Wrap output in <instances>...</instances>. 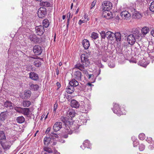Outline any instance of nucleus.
Here are the masks:
<instances>
[{"label": "nucleus", "instance_id": "nucleus-1", "mask_svg": "<svg viewBox=\"0 0 154 154\" xmlns=\"http://www.w3.org/2000/svg\"><path fill=\"white\" fill-rule=\"evenodd\" d=\"M82 64H78L76 66V67L79 69L82 72L86 75L88 79L93 78L94 75L93 74H89L86 68L88 67L90 64L89 59L88 58V56L87 54H82L80 57Z\"/></svg>", "mask_w": 154, "mask_h": 154}, {"label": "nucleus", "instance_id": "nucleus-2", "mask_svg": "<svg viewBox=\"0 0 154 154\" xmlns=\"http://www.w3.org/2000/svg\"><path fill=\"white\" fill-rule=\"evenodd\" d=\"M78 64H82V63H78L75 65L74 68L72 69V75L76 79L80 81L82 79V73L80 71L78 70H79V69L76 67V66Z\"/></svg>", "mask_w": 154, "mask_h": 154}, {"label": "nucleus", "instance_id": "nucleus-3", "mask_svg": "<svg viewBox=\"0 0 154 154\" xmlns=\"http://www.w3.org/2000/svg\"><path fill=\"white\" fill-rule=\"evenodd\" d=\"M102 7L105 11H108L111 9L112 5L110 1H105L102 3Z\"/></svg>", "mask_w": 154, "mask_h": 154}, {"label": "nucleus", "instance_id": "nucleus-4", "mask_svg": "<svg viewBox=\"0 0 154 154\" xmlns=\"http://www.w3.org/2000/svg\"><path fill=\"white\" fill-rule=\"evenodd\" d=\"M46 9L45 7H40L38 11V15L39 17L43 18L47 14Z\"/></svg>", "mask_w": 154, "mask_h": 154}, {"label": "nucleus", "instance_id": "nucleus-5", "mask_svg": "<svg viewBox=\"0 0 154 154\" xmlns=\"http://www.w3.org/2000/svg\"><path fill=\"white\" fill-rule=\"evenodd\" d=\"M35 29L36 34L38 35H42L45 31L44 27L41 25L36 26Z\"/></svg>", "mask_w": 154, "mask_h": 154}, {"label": "nucleus", "instance_id": "nucleus-6", "mask_svg": "<svg viewBox=\"0 0 154 154\" xmlns=\"http://www.w3.org/2000/svg\"><path fill=\"white\" fill-rule=\"evenodd\" d=\"M120 15L122 19L126 20H128L131 17V14L127 11H124L121 12Z\"/></svg>", "mask_w": 154, "mask_h": 154}, {"label": "nucleus", "instance_id": "nucleus-7", "mask_svg": "<svg viewBox=\"0 0 154 154\" xmlns=\"http://www.w3.org/2000/svg\"><path fill=\"white\" fill-rule=\"evenodd\" d=\"M9 116V112L7 111L1 112L0 114V121L3 122L5 120L8 118Z\"/></svg>", "mask_w": 154, "mask_h": 154}, {"label": "nucleus", "instance_id": "nucleus-8", "mask_svg": "<svg viewBox=\"0 0 154 154\" xmlns=\"http://www.w3.org/2000/svg\"><path fill=\"white\" fill-rule=\"evenodd\" d=\"M113 111L115 113L117 114L118 116L121 115L122 114V112L120 110L119 105L118 103H114Z\"/></svg>", "mask_w": 154, "mask_h": 154}, {"label": "nucleus", "instance_id": "nucleus-9", "mask_svg": "<svg viewBox=\"0 0 154 154\" xmlns=\"http://www.w3.org/2000/svg\"><path fill=\"white\" fill-rule=\"evenodd\" d=\"M42 49L41 47L38 45H35L33 48V51L35 54L39 55L42 53Z\"/></svg>", "mask_w": 154, "mask_h": 154}, {"label": "nucleus", "instance_id": "nucleus-10", "mask_svg": "<svg viewBox=\"0 0 154 154\" xmlns=\"http://www.w3.org/2000/svg\"><path fill=\"white\" fill-rule=\"evenodd\" d=\"M90 105L88 104H85L83 106H81L80 111L83 113H87L90 109Z\"/></svg>", "mask_w": 154, "mask_h": 154}, {"label": "nucleus", "instance_id": "nucleus-11", "mask_svg": "<svg viewBox=\"0 0 154 154\" xmlns=\"http://www.w3.org/2000/svg\"><path fill=\"white\" fill-rule=\"evenodd\" d=\"M62 127V123L60 122H56L54 124L53 128L55 132L59 131Z\"/></svg>", "mask_w": 154, "mask_h": 154}, {"label": "nucleus", "instance_id": "nucleus-12", "mask_svg": "<svg viewBox=\"0 0 154 154\" xmlns=\"http://www.w3.org/2000/svg\"><path fill=\"white\" fill-rule=\"evenodd\" d=\"M136 39H137V38L134 36L133 35L130 34L128 36L127 41L129 44L133 45L135 43Z\"/></svg>", "mask_w": 154, "mask_h": 154}, {"label": "nucleus", "instance_id": "nucleus-13", "mask_svg": "<svg viewBox=\"0 0 154 154\" xmlns=\"http://www.w3.org/2000/svg\"><path fill=\"white\" fill-rule=\"evenodd\" d=\"M131 11L132 13V17L133 18L139 19L141 17L142 15L141 14L136 11L134 8H133Z\"/></svg>", "mask_w": 154, "mask_h": 154}, {"label": "nucleus", "instance_id": "nucleus-14", "mask_svg": "<svg viewBox=\"0 0 154 154\" xmlns=\"http://www.w3.org/2000/svg\"><path fill=\"white\" fill-rule=\"evenodd\" d=\"M29 39L31 41L35 43L39 42V38H38L35 34L30 35L29 36Z\"/></svg>", "mask_w": 154, "mask_h": 154}, {"label": "nucleus", "instance_id": "nucleus-15", "mask_svg": "<svg viewBox=\"0 0 154 154\" xmlns=\"http://www.w3.org/2000/svg\"><path fill=\"white\" fill-rule=\"evenodd\" d=\"M75 114V112L72 109H69L66 113V116L72 119V117H74Z\"/></svg>", "mask_w": 154, "mask_h": 154}, {"label": "nucleus", "instance_id": "nucleus-16", "mask_svg": "<svg viewBox=\"0 0 154 154\" xmlns=\"http://www.w3.org/2000/svg\"><path fill=\"white\" fill-rule=\"evenodd\" d=\"M139 31L137 28H134L132 31L131 35H133L137 39H138L139 37Z\"/></svg>", "mask_w": 154, "mask_h": 154}, {"label": "nucleus", "instance_id": "nucleus-17", "mask_svg": "<svg viewBox=\"0 0 154 154\" xmlns=\"http://www.w3.org/2000/svg\"><path fill=\"white\" fill-rule=\"evenodd\" d=\"M106 38L108 40H112L115 38L114 33L113 32L108 31L106 32Z\"/></svg>", "mask_w": 154, "mask_h": 154}, {"label": "nucleus", "instance_id": "nucleus-18", "mask_svg": "<svg viewBox=\"0 0 154 154\" xmlns=\"http://www.w3.org/2000/svg\"><path fill=\"white\" fill-rule=\"evenodd\" d=\"M29 78L32 79L34 81H37L39 78L38 75L34 72H31L29 74Z\"/></svg>", "mask_w": 154, "mask_h": 154}, {"label": "nucleus", "instance_id": "nucleus-19", "mask_svg": "<svg viewBox=\"0 0 154 154\" xmlns=\"http://www.w3.org/2000/svg\"><path fill=\"white\" fill-rule=\"evenodd\" d=\"M103 17L106 18L107 19H110L112 17V14L110 12L108 11H104L102 13Z\"/></svg>", "mask_w": 154, "mask_h": 154}, {"label": "nucleus", "instance_id": "nucleus-20", "mask_svg": "<svg viewBox=\"0 0 154 154\" xmlns=\"http://www.w3.org/2000/svg\"><path fill=\"white\" fill-rule=\"evenodd\" d=\"M71 106L72 107L78 108L79 107L80 104L76 100H73L71 101Z\"/></svg>", "mask_w": 154, "mask_h": 154}, {"label": "nucleus", "instance_id": "nucleus-21", "mask_svg": "<svg viewBox=\"0 0 154 154\" xmlns=\"http://www.w3.org/2000/svg\"><path fill=\"white\" fill-rule=\"evenodd\" d=\"M82 45L85 49H88L90 46L89 41L86 39H84L82 41Z\"/></svg>", "mask_w": 154, "mask_h": 154}, {"label": "nucleus", "instance_id": "nucleus-22", "mask_svg": "<svg viewBox=\"0 0 154 154\" xmlns=\"http://www.w3.org/2000/svg\"><path fill=\"white\" fill-rule=\"evenodd\" d=\"M29 88L32 91H37L39 88V86L37 84H34L32 83L29 84Z\"/></svg>", "mask_w": 154, "mask_h": 154}, {"label": "nucleus", "instance_id": "nucleus-23", "mask_svg": "<svg viewBox=\"0 0 154 154\" xmlns=\"http://www.w3.org/2000/svg\"><path fill=\"white\" fill-rule=\"evenodd\" d=\"M75 78L71 80L69 83L70 85L73 87H76L79 85V83Z\"/></svg>", "mask_w": 154, "mask_h": 154}, {"label": "nucleus", "instance_id": "nucleus-24", "mask_svg": "<svg viewBox=\"0 0 154 154\" xmlns=\"http://www.w3.org/2000/svg\"><path fill=\"white\" fill-rule=\"evenodd\" d=\"M51 138L49 137H46L44 138V145L45 146H47L50 143L51 140Z\"/></svg>", "mask_w": 154, "mask_h": 154}, {"label": "nucleus", "instance_id": "nucleus-25", "mask_svg": "<svg viewBox=\"0 0 154 154\" xmlns=\"http://www.w3.org/2000/svg\"><path fill=\"white\" fill-rule=\"evenodd\" d=\"M74 87L69 85L66 88V91L68 93L72 94L74 91Z\"/></svg>", "mask_w": 154, "mask_h": 154}, {"label": "nucleus", "instance_id": "nucleus-26", "mask_svg": "<svg viewBox=\"0 0 154 154\" xmlns=\"http://www.w3.org/2000/svg\"><path fill=\"white\" fill-rule=\"evenodd\" d=\"M115 38L116 41L118 42H120L121 40V36L120 32H118L114 33Z\"/></svg>", "mask_w": 154, "mask_h": 154}, {"label": "nucleus", "instance_id": "nucleus-27", "mask_svg": "<svg viewBox=\"0 0 154 154\" xmlns=\"http://www.w3.org/2000/svg\"><path fill=\"white\" fill-rule=\"evenodd\" d=\"M50 2L47 1H41L40 4L41 6L47 7H50Z\"/></svg>", "mask_w": 154, "mask_h": 154}, {"label": "nucleus", "instance_id": "nucleus-28", "mask_svg": "<svg viewBox=\"0 0 154 154\" xmlns=\"http://www.w3.org/2000/svg\"><path fill=\"white\" fill-rule=\"evenodd\" d=\"M149 31V28L147 27H143L141 29V32L142 34L143 35H145L147 34Z\"/></svg>", "mask_w": 154, "mask_h": 154}, {"label": "nucleus", "instance_id": "nucleus-29", "mask_svg": "<svg viewBox=\"0 0 154 154\" xmlns=\"http://www.w3.org/2000/svg\"><path fill=\"white\" fill-rule=\"evenodd\" d=\"M16 121L18 123H22L25 121V118L23 116H20L17 118Z\"/></svg>", "mask_w": 154, "mask_h": 154}, {"label": "nucleus", "instance_id": "nucleus-30", "mask_svg": "<svg viewBox=\"0 0 154 154\" xmlns=\"http://www.w3.org/2000/svg\"><path fill=\"white\" fill-rule=\"evenodd\" d=\"M42 24L44 27H48L49 25V23L48 20L46 19H44L42 22Z\"/></svg>", "mask_w": 154, "mask_h": 154}, {"label": "nucleus", "instance_id": "nucleus-31", "mask_svg": "<svg viewBox=\"0 0 154 154\" xmlns=\"http://www.w3.org/2000/svg\"><path fill=\"white\" fill-rule=\"evenodd\" d=\"M22 112L24 115L28 116L30 112L29 108H23L22 109Z\"/></svg>", "mask_w": 154, "mask_h": 154}, {"label": "nucleus", "instance_id": "nucleus-32", "mask_svg": "<svg viewBox=\"0 0 154 154\" xmlns=\"http://www.w3.org/2000/svg\"><path fill=\"white\" fill-rule=\"evenodd\" d=\"M49 136L51 137V139H55L56 138H58V134L54 132H51V133L49 134Z\"/></svg>", "mask_w": 154, "mask_h": 154}, {"label": "nucleus", "instance_id": "nucleus-33", "mask_svg": "<svg viewBox=\"0 0 154 154\" xmlns=\"http://www.w3.org/2000/svg\"><path fill=\"white\" fill-rule=\"evenodd\" d=\"M31 104V102L30 101L28 100L23 101V105L25 107H28Z\"/></svg>", "mask_w": 154, "mask_h": 154}, {"label": "nucleus", "instance_id": "nucleus-34", "mask_svg": "<svg viewBox=\"0 0 154 154\" xmlns=\"http://www.w3.org/2000/svg\"><path fill=\"white\" fill-rule=\"evenodd\" d=\"M60 120L62 121L65 124H67L69 123V122L67 120V119L64 117L62 116L60 118Z\"/></svg>", "mask_w": 154, "mask_h": 154}, {"label": "nucleus", "instance_id": "nucleus-35", "mask_svg": "<svg viewBox=\"0 0 154 154\" xmlns=\"http://www.w3.org/2000/svg\"><path fill=\"white\" fill-rule=\"evenodd\" d=\"M12 103L9 101H6L4 104V106L6 108L11 107L12 106Z\"/></svg>", "mask_w": 154, "mask_h": 154}, {"label": "nucleus", "instance_id": "nucleus-36", "mask_svg": "<svg viewBox=\"0 0 154 154\" xmlns=\"http://www.w3.org/2000/svg\"><path fill=\"white\" fill-rule=\"evenodd\" d=\"M31 91H28L26 92H25L24 94V99H26L30 97L31 96Z\"/></svg>", "mask_w": 154, "mask_h": 154}, {"label": "nucleus", "instance_id": "nucleus-37", "mask_svg": "<svg viewBox=\"0 0 154 154\" xmlns=\"http://www.w3.org/2000/svg\"><path fill=\"white\" fill-rule=\"evenodd\" d=\"M71 127H72V129L73 130V132H79V130L78 129L79 128V127L78 126H75L72 125Z\"/></svg>", "mask_w": 154, "mask_h": 154}, {"label": "nucleus", "instance_id": "nucleus-38", "mask_svg": "<svg viewBox=\"0 0 154 154\" xmlns=\"http://www.w3.org/2000/svg\"><path fill=\"white\" fill-rule=\"evenodd\" d=\"M0 137L1 140H5L6 139V137L4 131H0Z\"/></svg>", "mask_w": 154, "mask_h": 154}, {"label": "nucleus", "instance_id": "nucleus-39", "mask_svg": "<svg viewBox=\"0 0 154 154\" xmlns=\"http://www.w3.org/2000/svg\"><path fill=\"white\" fill-rule=\"evenodd\" d=\"M72 130V127H71V128L69 127V128H67L65 130V132L68 134H71L73 133Z\"/></svg>", "mask_w": 154, "mask_h": 154}, {"label": "nucleus", "instance_id": "nucleus-40", "mask_svg": "<svg viewBox=\"0 0 154 154\" xmlns=\"http://www.w3.org/2000/svg\"><path fill=\"white\" fill-rule=\"evenodd\" d=\"M91 38L94 39H96L98 38V34L96 33L93 32L91 34Z\"/></svg>", "mask_w": 154, "mask_h": 154}, {"label": "nucleus", "instance_id": "nucleus-41", "mask_svg": "<svg viewBox=\"0 0 154 154\" xmlns=\"http://www.w3.org/2000/svg\"><path fill=\"white\" fill-rule=\"evenodd\" d=\"M100 35L101 36V38L105 39L106 36V32L103 31H102L100 33Z\"/></svg>", "mask_w": 154, "mask_h": 154}, {"label": "nucleus", "instance_id": "nucleus-42", "mask_svg": "<svg viewBox=\"0 0 154 154\" xmlns=\"http://www.w3.org/2000/svg\"><path fill=\"white\" fill-rule=\"evenodd\" d=\"M150 10L153 12H154V1L151 4L149 7Z\"/></svg>", "mask_w": 154, "mask_h": 154}, {"label": "nucleus", "instance_id": "nucleus-43", "mask_svg": "<svg viewBox=\"0 0 154 154\" xmlns=\"http://www.w3.org/2000/svg\"><path fill=\"white\" fill-rule=\"evenodd\" d=\"M44 150L49 153L53 152V151L51 148H49L45 147L44 148Z\"/></svg>", "mask_w": 154, "mask_h": 154}, {"label": "nucleus", "instance_id": "nucleus-44", "mask_svg": "<svg viewBox=\"0 0 154 154\" xmlns=\"http://www.w3.org/2000/svg\"><path fill=\"white\" fill-rule=\"evenodd\" d=\"M23 108L20 107H14V109L15 110L17 111V112H22V109Z\"/></svg>", "mask_w": 154, "mask_h": 154}, {"label": "nucleus", "instance_id": "nucleus-45", "mask_svg": "<svg viewBox=\"0 0 154 154\" xmlns=\"http://www.w3.org/2000/svg\"><path fill=\"white\" fill-rule=\"evenodd\" d=\"M139 137L140 139L143 140L145 138V135L143 133L140 134L139 135Z\"/></svg>", "mask_w": 154, "mask_h": 154}, {"label": "nucleus", "instance_id": "nucleus-46", "mask_svg": "<svg viewBox=\"0 0 154 154\" xmlns=\"http://www.w3.org/2000/svg\"><path fill=\"white\" fill-rule=\"evenodd\" d=\"M34 65L37 67H39L40 66L41 64L40 63L38 60H36L34 62Z\"/></svg>", "mask_w": 154, "mask_h": 154}, {"label": "nucleus", "instance_id": "nucleus-47", "mask_svg": "<svg viewBox=\"0 0 154 154\" xmlns=\"http://www.w3.org/2000/svg\"><path fill=\"white\" fill-rule=\"evenodd\" d=\"M145 146L143 144H140L139 146V149L140 151H142L145 149Z\"/></svg>", "mask_w": 154, "mask_h": 154}, {"label": "nucleus", "instance_id": "nucleus-48", "mask_svg": "<svg viewBox=\"0 0 154 154\" xmlns=\"http://www.w3.org/2000/svg\"><path fill=\"white\" fill-rule=\"evenodd\" d=\"M46 38L45 36L43 35L41 38H39L40 42H38V43H41V42H45Z\"/></svg>", "mask_w": 154, "mask_h": 154}, {"label": "nucleus", "instance_id": "nucleus-49", "mask_svg": "<svg viewBox=\"0 0 154 154\" xmlns=\"http://www.w3.org/2000/svg\"><path fill=\"white\" fill-rule=\"evenodd\" d=\"M96 1H94L92 3L91 6V9H92L93 7L95 5L96 3Z\"/></svg>", "mask_w": 154, "mask_h": 154}, {"label": "nucleus", "instance_id": "nucleus-50", "mask_svg": "<svg viewBox=\"0 0 154 154\" xmlns=\"http://www.w3.org/2000/svg\"><path fill=\"white\" fill-rule=\"evenodd\" d=\"M93 86V85L91 84V83H88L86 85V87H90V88H91V87Z\"/></svg>", "mask_w": 154, "mask_h": 154}, {"label": "nucleus", "instance_id": "nucleus-51", "mask_svg": "<svg viewBox=\"0 0 154 154\" xmlns=\"http://www.w3.org/2000/svg\"><path fill=\"white\" fill-rule=\"evenodd\" d=\"M88 143L89 141L88 140H86L84 142L83 145L84 146H87V145L88 144Z\"/></svg>", "mask_w": 154, "mask_h": 154}, {"label": "nucleus", "instance_id": "nucleus-52", "mask_svg": "<svg viewBox=\"0 0 154 154\" xmlns=\"http://www.w3.org/2000/svg\"><path fill=\"white\" fill-rule=\"evenodd\" d=\"M138 144V143L136 141H134L133 142V146L134 147L136 146Z\"/></svg>", "mask_w": 154, "mask_h": 154}, {"label": "nucleus", "instance_id": "nucleus-53", "mask_svg": "<svg viewBox=\"0 0 154 154\" xmlns=\"http://www.w3.org/2000/svg\"><path fill=\"white\" fill-rule=\"evenodd\" d=\"M50 130H51L50 128V127L48 128L46 131L45 133L47 134H48Z\"/></svg>", "mask_w": 154, "mask_h": 154}, {"label": "nucleus", "instance_id": "nucleus-54", "mask_svg": "<svg viewBox=\"0 0 154 154\" xmlns=\"http://www.w3.org/2000/svg\"><path fill=\"white\" fill-rule=\"evenodd\" d=\"M149 143L152 144V146L154 147V140L153 141H150L149 142H148Z\"/></svg>", "mask_w": 154, "mask_h": 154}, {"label": "nucleus", "instance_id": "nucleus-55", "mask_svg": "<svg viewBox=\"0 0 154 154\" xmlns=\"http://www.w3.org/2000/svg\"><path fill=\"white\" fill-rule=\"evenodd\" d=\"M57 103H55L54 106V108H56L57 109Z\"/></svg>", "mask_w": 154, "mask_h": 154}, {"label": "nucleus", "instance_id": "nucleus-56", "mask_svg": "<svg viewBox=\"0 0 154 154\" xmlns=\"http://www.w3.org/2000/svg\"><path fill=\"white\" fill-rule=\"evenodd\" d=\"M67 17H68V19H69H69H70V13H68L67 14Z\"/></svg>", "mask_w": 154, "mask_h": 154}, {"label": "nucleus", "instance_id": "nucleus-57", "mask_svg": "<svg viewBox=\"0 0 154 154\" xmlns=\"http://www.w3.org/2000/svg\"><path fill=\"white\" fill-rule=\"evenodd\" d=\"M84 23L83 22V21L82 20H79V25H81L82 23Z\"/></svg>", "mask_w": 154, "mask_h": 154}, {"label": "nucleus", "instance_id": "nucleus-58", "mask_svg": "<svg viewBox=\"0 0 154 154\" xmlns=\"http://www.w3.org/2000/svg\"><path fill=\"white\" fill-rule=\"evenodd\" d=\"M151 35L153 36L154 37V30H152V31H151Z\"/></svg>", "mask_w": 154, "mask_h": 154}, {"label": "nucleus", "instance_id": "nucleus-59", "mask_svg": "<svg viewBox=\"0 0 154 154\" xmlns=\"http://www.w3.org/2000/svg\"><path fill=\"white\" fill-rule=\"evenodd\" d=\"M70 20V19H69H69H68L67 20V26L68 27L69 25V21Z\"/></svg>", "mask_w": 154, "mask_h": 154}, {"label": "nucleus", "instance_id": "nucleus-60", "mask_svg": "<svg viewBox=\"0 0 154 154\" xmlns=\"http://www.w3.org/2000/svg\"><path fill=\"white\" fill-rule=\"evenodd\" d=\"M63 137H64V138H66L68 137V135L67 134H65L63 136Z\"/></svg>", "mask_w": 154, "mask_h": 154}, {"label": "nucleus", "instance_id": "nucleus-61", "mask_svg": "<svg viewBox=\"0 0 154 154\" xmlns=\"http://www.w3.org/2000/svg\"><path fill=\"white\" fill-rule=\"evenodd\" d=\"M59 73V70H58V68H57V69H56V74L57 75H58Z\"/></svg>", "mask_w": 154, "mask_h": 154}, {"label": "nucleus", "instance_id": "nucleus-62", "mask_svg": "<svg viewBox=\"0 0 154 154\" xmlns=\"http://www.w3.org/2000/svg\"><path fill=\"white\" fill-rule=\"evenodd\" d=\"M57 85L58 87H60V85L59 82H57Z\"/></svg>", "mask_w": 154, "mask_h": 154}, {"label": "nucleus", "instance_id": "nucleus-63", "mask_svg": "<svg viewBox=\"0 0 154 154\" xmlns=\"http://www.w3.org/2000/svg\"><path fill=\"white\" fill-rule=\"evenodd\" d=\"M65 18H66V16L65 15H63V17H62L63 20L65 19Z\"/></svg>", "mask_w": 154, "mask_h": 154}, {"label": "nucleus", "instance_id": "nucleus-64", "mask_svg": "<svg viewBox=\"0 0 154 154\" xmlns=\"http://www.w3.org/2000/svg\"><path fill=\"white\" fill-rule=\"evenodd\" d=\"M55 154H60V153L57 151L55 152Z\"/></svg>", "mask_w": 154, "mask_h": 154}]
</instances>
